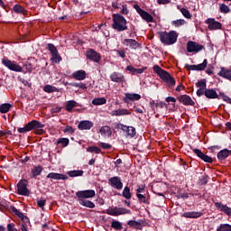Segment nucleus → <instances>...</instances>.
<instances>
[{"label": "nucleus", "instance_id": "obj_1", "mask_svg": "<svg viewBox=\"0 0 231 231\" xmlns=\"http://www.w3.org/2000/svg\"><path fill=\"white\" fill-rule=\"evenodd\" d=\"M95 194L96 192L94 189L79 190L76 192L75 199H77L78 203L82 207H86L87 208H95V203L88 200L91 198H95Z\"/></svg>", "mask_w": 231, "mask_h": 231}, {"label": "nucleus", "instance_id": "obj_2", "mask_svg": "<svg viewBox=\"0 0 231 231\" xmlns=\"http://www.w3.org/2000/svg\"><path fill=\"white\" fill-rule=\"evenodd\" d=\"M159 39L162 44L165 46H171V44H176L178 42V32L176 31H170L169 32H158Z\"/></svg>", "mask_w": 231, "mask_h": 231}, {"label": "nucleus", "instance_id": "obj_3", "mask_svg": "<svg viewBox=\"0 0 231 231\" xmlns=\"http://www.w3.org/2000/svg\"><path fill=\"white\" fill-rule=\"evenodd\" d=\"M112 28L116 32H125L127 30V20L120 14H113Z\"/></svg>", "mask_w": 231, "mask_h": 231}, {"label": "nucleus", "instance_id": "obj_4", "mask_svg": "<svg viewBox=\"0 0 231 231\" xmlns=\"http://www.w3.org/2000/svg\"><path fill=\"white\" fill-rule=\"evenodd\" d=\"M2 64L7 68V69H10V71H15L16 73H21V71H23V67L17 64V61L12 60L7 57L2 59Z\"/></svg>", "mask_w": 231, "mask_h": 231}, {"label": "nucleus", "instance_id": "obj_5", "mask_svg": "<svg viewBox=\"0 0 231 231\" xmlns=\"http://www.w3.org/2000/svg\"><path fill=\"white\" fill-rule=\"evenodd\" d=\"M44 124L37 121L32 120L25 125L24 127H20L17 129L18 133H28L30 131H33V129H43Z\"/></svg>", "mask_w": 231, "mask_h": 231}, {"label": "nucleus", "instance_id": "obj_6", "mask_svg": "<svg viewBox=\"0 0 231 231\" xmlns=\"http://www.w3.org/2000/svg\"><path fill=\"white\" fill-rule=\"evenodd\" d=\"M17 194L19 196H30L32 192L28 189V180H20L17 183Z\"/></svg>", "mask_w": 231, "mask_h": 231}, {"label": "nucleus", "instance_id": "obj_7", "mask_svg": "<svg viewBox=\"0 0 231 231\" xmlns=\"http://www.w3.org/2000/svg\"><path fill=\"white\" fill-rule=\"evenodd\" d=\"M47 50L51 55V60H52V62H55V64H59V62L62 60V57L60 56V54H59V50H57V47H55L53 43H48Z\"/></svg>", "mask_w": 231, "mask_h": 231}, {"label": "nucleus", "instance_id": "obj_8", "mask_svg": "<svg viewBox=\"0 0 231 231\" xmlns=\"http://www.w3.org/2000/svg\"><path fill=\"white\" fill-rule=\"evenodd\" d=\"M134 10L137 12V14L140 15V17L145 21V23H154V17H152V14L147 13V11L140 8V5L138 4L134 5Z\"/></svg>", "mask_w": 231, "mask_h": 231}, {"label": "nucleus", "instance_id": "obj_9", "mask_svg": "<svg viewBox=\"0 0 231 231\" xmlns=\"http://www.w3.org/2000/svg\"><path fill=\"white\" fill-rule=\"evenodd\" d=\"M202 50H205V46L196 42L189 41L187 43L188 53H199V51H202Z\"/></svg>", "mask_w": 231, "mask_h": 231}, {"label": "nucleus", "instance_id": "obj_10", "mask_svg": "<svg viewBox=\"0 0 231 231\" xmlns=\"http://www.w3.org/2000/svg\"><path fill=\"white\" fill-rule=\"evenodd\" d=\"M106 214L108 216H122L124 214H131V210L125 208H117L115 207L114 208H109L106 210Z\"/></svg>", "mask_w": 231, "mask_h": 231}, {"label": "nucleus", "instance_id": "obj_11", "mask_svg": "<svg viewBox=\"0 0 231 231\" xmlns=\"http://www.w3.org/2000/svg\"><path fill=\"white\" fill-rule=\"evenodd\" d=\"M108 183L113 189H116V190H122L124 189V182H122V179L118 176L110 178Z\"/></svg>", "mask_w": 231, "mask_h": 231}, {"label": "nucleus", "instance_id": "obj_12", "mask_svg": "<svg viewBox=\"0 0 231 231\" xmlns=\"http://www.w3.org/2000/svg\"><path fill=\"white\" fill-rule=\"evenodd\" d=\"M86 57L89 60H92L93 62H97V63L102 60V56L100 55V53L97 52V51L93 49H89L88 51H87Z\"/></svg>", "mask_w": 231, "mask_h": 231}, {"label": "nucleus", "instance_id": "obj_13", "mask_svg": "<svg viewBox=\"0 0 231 231\" xmlns=\"http://www.w3.org/2000/svg\"><path fill=\"white\" fill-rule=\"evenodd\" d=\"M206 24H208V30H222L223 29V24L214 18H208L205 21Z\"/></svg>", "mask_w": 231, "mask_h": 231}, {"label": "nucleus", "instance_id": "obj_14", "mask_svg": "<svg viewBox=\"0 0 231 231\" xmlns=\"http://www.w3.org/2000/svg\"><path fill=\"white\" fill-rule=\"evenodd\" d=\"M213 203L215 204L216 208L219 210V212H223L226 214V216H229V217H231L230 207H227L226 204H223V202H216L215 200H213Z\"/></svg>", "mask_w": 231, "mask_h": 231}, {"label": "nucleus", "instance_id": "obj_15", "mask_svg": "<svg viewBox=\"0 0 231 231\" xmlns=\"http://www.w3.org/2000/svg\"><path fill=\"white\" fill-rule=\"evenodd\" d=\"M110 80L117 84H124V82H125V76L120 72H113L110 75Z\"/></svg>", "mask_w": 231, "mask_h": 231}, {"label": "nucleus", "instance_id": "obj_16", "mask_svg": "<svg viewBox=\"0 0 231 231\" xmlns=\"http://www.w3.org/2000/svg\"><path fill=\"white\" fill-rule=\"evenodd\" d=\"M177 100L180 102V104H183V106H195L196 103L192 98L188 95H181L177 97Z\"/></svg>", "mask_w": 231, "mask_h": 231}, {"label": "nucleus", "instance_id": "obj_17", "mask_svg": "<svg viewBox=\"0 0 231 231\" xmlns=\"http://www.w3.org/2000/svg\"><path fill=\"white\" fill-rule=\"evenodd\" d=\"M193 152H195L197 154V156L199 158H200V160H202V162H205L206 163H212V162H214L212 157L203 153V152H201V150H199V149H193Z\"/></svg>", "mask_w": 231, "mask_h": 231}, {"label": "nucleus", "instance_id": "obj_18", "mask_svg": "<svg viewBox=\"0 0 231 231\" xmlns=\"http://www.w3.org/2000/svg\"><path fill=\"white\" fill-rule=\"evenodd\" d=\"M140 98H142V96H140V94L125 93L123 101L125 102V104H129V102H134L135 100H140Z\"/></svg>", "mask_w": 231, "mask_h": 231}, {"label": "nucleus", "instance_id": "obj_19", "mask_svg": "<svg viewBox=\"0 0 231 231\" xmlns=\"http://www.w3.org/2000/svg\"><path fill=\"white\" fill-rule=\"evenodd\" d=\"M163 82H166L168 84L169 88H172L176 86V79L171 76L169 72H166L163 77L161 78Z\"/></svg>", "mask_w": 231, "mask_h": 231}, {"label": "nucleus", "instance_id": "obj_20", "mask_svg": "<svg viewBox=\"0 0 231 231\" xmlns=\"http://www.w3.org/2000/svg\"><path fill=\"white\" fill-rule=\"evenodd\" d=\"M94 124L91 121L84 120L78 125L79 131H89L93 127Z\"/></svg>", "mask_w": 231, "mask_h": 231}, {"label": "nucleus", "instance_id": "obj_21", "mask_svg": "<svg viewBox=\"0 0 231 231\" xmlns=\"http://www.w3.org/2000/svg\"><path fill=\"white\" fill-rule=\"evenodd\" d=\"M123 44L129 46L132 50H138L140 48V43L134 39H125Z\"/></svg>", "mask_w": 231, "mask_h": 231}, {"label": "nucleus", "instance_id": "obj_22", "mask_svg": "<svg viewBox=\"0 0 231 231\" xmlns=\"http://www.w3.org/2000/svg\"><path fill=\"white\" fill-rule=\"evenodd\" d=\"M231 154V150L228 149H223L220 152H217V158L219 160V162H225L228 156Z\"/></svg>", "mask_w": 231, "mask_h": 231}, {"label": "nucleus", "instance_id": "obj_23", "mask_svg": "<svg viewBox=\"0 0 231 231\" xmlns=\"http://www.w3.org/2000/svg\"><path fill=\"white\" fill-rule=\"evenodd\" d=\"M71 77L72 79H75V80H86L88 74L86 73V70L80 69L73 72Z\"/></svg>", "mask_w": 231, "mask_h": 231}, {"label": "nucleus", "instance_id": "obj_24", "mask_svg": "<svg viewBox=\"0 0 231 231\" xmlns=\"http://www.w3.org/2000/svg\"><path fill=\"white\" fill-rule=\"evenodd\" d=\"M47 179L50 180H68L69 177L66 174L57 173V172H50L47 176Z\"/></svg>", "mask_w": 231, "mask_h": 231}, {"label": "nucleus", "instance_id": "obj_25", "mask_svg": "<svg viewBox=\"0 0 231 231\" xmlns=\"http://www.w3.org/2000/svg\"><path fill=\"white\" fill-rule=\"evenodd\" d=\"M183 217H187L189 219H198V217H201L203 216L202 212L199 211H189V212H184Z\"/></svg>", "mask_w": 231, "mask_h": 231}, {"label": "nucleus", "instance_id": "obj_26", "mask_svg": "<svg viewBox=\"0 0 231 231\" xmlns=\"http://www.w3.org/2000/svg\"><path fill=\"white\" fill-rule=\"evenodd\" d=\"M110 115L111 116H125V115H131V112L128 109L121 108L112 111Z\"/></svg>", "mask_w": 231, "mask_h": 231}, {"label": "nucleus", "instance_id": "obj_27", "mask_svg": "<svg viewBox=\"0 0 231 231\" xmlns=\"http://www.w3.org/2000/svg\"><path fill=\"white\" fill-rule=\"evenodd\" d=\"M123 131L124 133H126L127 136H130V138H134L136 136V128L134 126L125 125Z\"/></svg>", "mask_w": 231, "mask_h": 231}, {"label": "nucleus", "instance_id": "obj_28", "mask_svg": "<svg viewBox=\"0 0 231 231\" xmlns=\"http://www.w3.org/2000/svg\"><path fill=\"white\" fill-rule=\"evenodd\" d=\"M42 171H44V168H42V166L38 165V166H34L33 169L31 170L32 175L31 178H37V176H41V174H42Z\"/></svg>", "mask_w": 231, "mask_h": 231}, {"label": "nucleus", "instance_id": "obj_29", "mask_svg": "<svg viewBox=\"0 0 231 231\" xmlns=\"http://www.w3.org/2000/svg\"><path fill=\"white\" fill-rule=\"evenodd\" d=\"M218 76L223 77V79H226L227 80H231V70L222 67L218 72Z\"/></svg>", "mask_w": 231, "mask_h": 231}, {"label": "nucleus", "instance_id": "obj_30", "mask_svg": "<svg viewBox=\"0 0 231 231\" xmlns=\"http://www.w3.org/2000/svg\"><path fill=\"white\" fill-rule=\"evenodd\" d=\"M206 98H209V99L219 98V95H217V92L214 88H207Z\"/></svg>", "mask_w": 231, "mask_h": 231}, {"label": "nucleus", "instance_id": "obj_31", "mask_svg": "<svg viewBox=\"0 0 231 231\" xmlns=\"http://www.w3.org/2000/svg\"><path fill=\"white\" fill-rule=\"evenodd\" d=\"M127 225L130 228H134L135 230H142L143 228V226L136 220H129Z\"/></svg>", "mask_w": 231, "mask_h": 231}, {"label": "nucleus", "instance_id": "obj_32", "mask_svg": "<svg viewBox=\"0 0 231 231\" xmlns=\"http://www.w3.org/2000/svg\"><path fill=\"white\" fill-rule=\"evenodd\" d=\"M79 106H80V105L79 103H77V101L69 100L67 102L66 111H68L69 113H71V111H73V107H79Z\"/></svg>", "mask_w": 231, "mask_h": 231}, {"label": "nucleus", "instance_id": "obj_33", "mask_svg": "<svg viewBox=\"0 0 231 231\" xmlns=\"http://www.w3.org/2000/svg\"><path fill=\"white\" fill-rule=\"evenodd\" d=\"M153 71H154V73H156V75H158V77H160V79H162L167 73V71L165 69H162V67H160V65H154Z\"/></svg>", "mask_w": 231, "mask_h": 231}, {"label": "nucleus", "instance_id": "obj_34", "mask_svg": "<svg viewBox=\"0 0 231 231\" xmlns=\"http://www.w3.org/2000/svg\"><path fill=\"white\" fill-rule=\"evenodd\" d=\"M208 180H210V177H208V175H207L206 173H204L203 175H201L200 177H199L198 185H199V186H205V185H207V183H208Z\"/></svg>", "mask_w": 231, "mask_h": 231}, {"label": "nucleus", "instance_id": "obj_35", "mask_svg": "<svg viewBox=\"0 0 231 231\" xmlns=\"http://www.w3.org/2000/svg\"><path fill=\"white\" fill-rule=\"evenodd\" d=\"M122 196L125 199H131V198H133V194L131 193V188L125 186L123 189Z\"/></svg>", "mask_w": 231, "mask_h": 231}, {"label": "nucleus", "instance_id": "obj_36", "mask_svg": "<svg viewBox=\"0 0 231 231\" xmlns=\"http://www.w3.org/2000/svg\"><path fill=\"white\" fill-rule=\"evenodd\" d=\"M107 103V99L106 97H97L92 100L93 106H104V104Z\"/></svg>", "mask_w": 231, "mask_h": 231}, {"label": "nucleus", "instance_id": "obj_37", "mask_svg": "<svg viewBox=\"0 0 231 231\" xmlns=\"http://www.w3.org/2000/svg\"><path fill=\"white\" fill-rule=\"evenodd\" d=\"M68 176L70 178H77L78 176H83L84 171L82 170H74L67 172Z\"/></svg>", "mask_w": 231, "mask_h": 231}, {"label": "nucleus", "instance_id": "obj_38", "mask_svg": "<svg viewBox=\"0 0 231 231\" xmlns=\"http://www.w3.org/2000/svg\"><path fill=\"white\" fill-rule=\"evenodd\" d=\"M100 134H105L106 136H111L113 134V131H111V127L105 125L102 126L99 130Z\"/></svg>", "mask_w": 231, "mask_h": 231}, {"label": "nucleus", "instance_id": "obj_39", "mask_svg": "<svg viewBox=\"0 0 231 231\" xmlns=\"http://www.w3.org/2000/svg\"><path fill=\"white\" fill-rule=\"evenodd\" d=\"M43 91L45 93H59V88H57L56 87H53L51 85H45L43 87Z\"/></svg>", "mask_w": 231, "mask_h": 231}, {"label": "nucleus", "instance_id": "obj_40", "mask_svg": "<svg viewBox=\"0 0 231 231\" xmlns=\"http://www.w3.org/2000/svg\"><path fill=\"white\" fill-rule=\"evenodd\" d=\"M13 10L15 14H22L23 15H25L26 14V9H24L21 5H14Z\"/></svg>", "mask_w": 231, "mask_h": 231}, {"label": "nucleus", "instance_id": "obj_41", "mask_svg": "<svg viewBox=\"0 0 231 231\" xmlns=\"http://www.w3.org/2000/svg\"><path fill=\"white\" fill-rule=\"evenodd\" d=\"M136 196H137V199H138V201H139V203H143L144 205H149V198H147L145 195H143V194H139V193H137L136 194Z\"/></svg>", "mask_w": 231, "mask_h": 231}, {"label": "nucleus", "instance_id": "obj_42", "mask_svg": "<svg viewBox=\"0 0 231 231\" xmlns=\"http://www.w3.org/2000/svg\"><path fill=\"white\" fill-rule=\"evenodd\" d=\"M12 108V104L10 103H5L0 105V113L5 114V113H8V111H10V109Z\"/></svg>", "mask_w": 231, "mask_h": 231}, {"label": "nucleus", "instance_id": "obj_43", "mask_svg": "<svg viewBox=\"0 0 231 231\" xmlns=\"http://www.w3.org/2000/svg\"><path fill=\"white\" fill-rule=\"evenodd\" d=\"M111 228H114V230H122L124 226H122L120 221L113 220L111 222Z\"/></svg>", "mask_w": 231, "mask_h": 231}, {"label": "nucleus", "instance_id": "obj_44", "mask_svg": "<svg viewBox=\"0 0 231 231\" xmlns=\"http://www.w3.org/2000/svg\"><path fill=\"white\" fill-rule=\"evenodd\" d=\"M9 210L13 214H14V216H17V217H23V212L19 211V209H17V208H15V206H10Z\"/></svg>", "mask_w": 231, "mask_h": 231}, {"label": "nucleus", "instance_id": "obj_45", "mask_svg": "<svg viewBox=\"0 0 231 231\" xmlns=\"http://www.w3.org/2000/svg\"><path fill=\"white\" fill-rule=\"evenodd\" d=\"M219 12L221 14H230V7L225 4H220L219 5Z\"/></svg>", "mask_w": 231, "mask_h": 231}, {"label": "nucleus", "instance_id": "obj_46", "mask_svg": "<svg viewBox=\"0 0 231 231\" xmlns=\"http://www.w3.org/2000/svg\"><path fill=\"white\" fill-rule=\"evenodd\" d=\"M217 231H231V225L220 224V226L217 228Z\"/></svg>", "mask_w": 231, "mask_h": 231}, {"label": "nucleus", "instance_id": "obj_47", "mask_svg": "<svg viewBox=\"0 0 231 231\" xmlns=\"http://www.w3.org/2000/svg\"><path fill=\"white\" fill-rule=\"evenodd\" d=\"M208 64V60H207V59H205L202 63L196 65L197 66V71L205 70Z\"/></svg>", "mask_w": 231, "mask_h": 231}, {"label": "nucleus", "instance_id": "obj_48", "mask_svg": "<svg viewBox=\"0 0 231 231\" xmlns=\"http://www.w3.org/2000/svg\"><path fill=\"white\" fill-rule=\"evenodd\" d=\"M185 23H187L185 20L180 19V20L172 21L171 24L172 26H175V28H180V26H183Z\"/></svg>", "mask_w": 231, "mask_h": 231}, {"label": "nucleus", "instance_id": "obj_49", "mask_svg": "<svg viewBox=\"0 0 231 231\" xmlns=\"http://www.w3.org/2000/svg\"><path fill=\"white\" fill-rule=\"evenodd\" d=\"M196 87L202 89H207V79H200L196 83Z\"/></svg>", "mask_w": 231, "mask_h": 231}, {"label": "nucleus", "instance_id": "obj_50", "mask_svg": "<svg viewBox=\"0 0 231 231\" xmlns=\"http://www.w3.org/2000/svg\"><path fill=\"white\" fill-rule=\"evenodd\" d=\"M180 13L182 14V15L186 18V19H191L192 18V14H190V11H189L187 8L182 7L180 9Z\"/></svg>", "mask_w": 231, "mask_h": 231}, {"label": "nucleus", "instance_id": "obj_51", "mask_svg": "<svg viewBox=\"0 0 231 231\" xmlns=\"http://www.w3.org/2000/svg\"><path fill=\"white\" fill-rule=\"evenodd\" d=\"M61 143L62 147H68L69 145V139L68 138H60L57 141V144Z\"/></svg>", "mask_w": 231, "mask_h": 231}, {"label": "nucleus", "instance_id": "obj_52", "mask_svg": "<svg viewBox=\"0 0 231 231\" xmlns=\"http://www.w3.org/2000/svg\"><path fill=\"white\" fill-rule=\"evenodd\" d=\"M69 86H72L73 88H79L80 89H88V86L86 83H70Z\"/></svg>", "mask_w": 231, "mask_h": 231}, {"label": "nucleus", "instance_id": "obj_53", "mask_svg": "<svg viewBox=\"0 0 231 231\" xmlns=\"http://www.w3.org/2000/svg\"><path fill=\"white\" fill-rule=\"evenodd\" d=\"M220 97H222L224 102H227V104H231V98L228 96L225 95V93L220 92Z\"/></svg>", "mask_w": 231, "mask_h": 231}, {"label": "nucleus", "instance_id": "obj_54", "mask_svg": "<svg viewBox=\"0 0 231 231\" xmlns=\"http://www.w3.org/2000/svg\"><path fill=\"white\" fill-rule=\"evenodd\" d=\"M185 68H186V69H188L189 71H198L197 65H189V64H185Z\"/></svg>", "mask_w": 231, "mask_h": 231}, {"label": "nucleus", "instance_id": "obj_55", "mask_svg": "<svg viewBox=\"0 0 231 231\" xmlns=\"http://www.w3.org/2000/svg\"><path fill=\"white\" fill-rule=\"evenodd\" d=\"M37 205L40 208H44L45 205H46V199H42L40 200H37Z\"/></svg>", "mask_w": 231, "mask_h": 231}, {"label": "nucleus", "instance_id": "obj_56", "mask_svg": "<svg viewBox=\"0 0 231 231\" xmlns=\"http://www.w3.org/2000/svg\"><path fill=\"white\" fill-rule=\"evenodd\" d=\"M63 131L64 133H69V134H73V133H75V129L70 125H67Z\"/></svg>", "mask_w": 231, "mask_h": 231}, {"label": "nucleus", "instance_id": "obj_57", "mask_svg": "<svg viewBox=\"0 0 231 231\" xmlns=\"http://www.w3.org/2000/svg\"><path fill=\"white\" fill-rule=\"evenodd\" d=\"M207 89H208V88H199V89L197 90V97H202V95H205V96H206Z\"/></svg>", "mask_w": 231, "mask_h": 231}, {"label": "nucleus", "instance_id": "obj_58", "mask_svg": "<svg viewBox=\"0 0 231 231\" xmlns=\"http://www.w3.org/2000/svg\"><path fill=\"white\" fill-rule=\"evenodd\" d=\"M145 193V186H138L136 189V194H144Z\"/></svg>", "mask_w": 231, "mask_h": 231}, {"label": "nucleus", "instance_id": "obj_59", "mask_svg": "<svg viewBox=\"0 0 231 231\" xmlns=\"http://www.w3.org/2000/svg\"><path fill=\"white\" fill-rule=\"evenodd\" d=\"M149 106H150L152 111H153V113H156V109H157L158 107H156V103L154 102V100H151V101L149 102Z\"/></svg>", "mask_w": 231, "mask_h": 231}, {"label": "nucleus", "instance_id": "obj_60", "mask_svg": "<svg viewBox=\"0 0 231 231\" xmlns=\"http://www.w3.org/2000/svg\"><path fill=\"white\" fill-rule=\"evenodd\" d=\"M126 71H130L132 73V75H136V69H134V67L128 65L126 67Z\"/></svg>", "mask_w": 231, "mask_h": 231}, {"label": "nucleus", "instance_id": "obj_61", "mask_svg": "<svg viewBox=\"0 0 231 231\" xmlns=\"http://www.w3.org/2000/svg\"><path fill=\"white\" fill-rule=\"evenodd\" d=\"M120 14H122V15H127V14H129L127 5H122V10L120 11Z\"/></svg>", "mask_w": 231, "mask_h": 231}, {"label": "nucleus", "instance_id": "obj_62", "mask_svg": "<svg viewBox=\"0 0 231 231\" xmlns=\"http://www.w3.org/2000/svg\"><path fill=\"white\" fill-rule=\"evenodd\" d=\"M7 231H17V228H15V224L14 223L8 224Z\"/></svg>", "mask_w": 231, "mask_h": 231}, {"label": "nucleus", "instance_id": "obj_63", "mask_svg": "<svg viewBox=\"0 0 231 231\" xmlns=\"http://www.w3.org/2000/svg\"><path fill=\"white\" fill-rule=\"evenodd\" d=\"M99 145L102 149H111V147H113L111 144L106 143H100Z\"/></svg>", "mask_w": 231, "mask_h": 231}, {"label": "nucleus", "instance_id": "obj_64", "mask_svg": "<svg viewBox=\"0 0 231 231\" xmlns=\"http://www.w3.org/2000/svg\"><path fill=\"white\" fill-rule=\"evenodd\" d=\"M117 55L121 57V59H125V51L121 50L116 51Z\"/></svg>", "mask_w": 231, "mask_h": 231}]
</instances>
